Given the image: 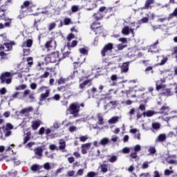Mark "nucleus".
I'll return each mask as SVG.
<instances>
[{"mask_svg": "<svg viewBox=\"0 0 177 177\" xmlns=\"http://www.w3.org/2000/svg\"><path fill=\"white\" fill-rule=\"evenodd\" d=\"M113 11V7L106 8V6H102L100 8L99 10L93 15V18L95 21H99V20H103V12L105 13H110Z\"/></svg>", "mask_w": 177, "mask_h": 177, "instance_id": "1", "label": "nucleus"}, {"mask_svg": "<svg viewBox=\"0 0 177 177\" xmlns=\"http://www.w3.org/2000/svg\"><path fill=\"white\" fill-rule=\"evenodd\" d=\"M91 28L93 32H95V35H100V34H103L104 32V27L102 25V23L95 21L91 25Z\"/></svg>", "mask_w": 177, "mask_h": 177, "instance_id": "2", "label": "nucleus"}, {"mask_svg": "<svg viewBox=\"0 0 177 177\" xmlns=\"http://www.w3.org/2000/svg\"><path fill=\"white\" fill-rule=\"evenodd\" d=\"M84 109H85L84 103L75 102L69 105L68 110H69V111H82Z\"/></svg>", "mask_w": 177, "mask_h": 177, "instance_id": "3", "label": "nucleus"}, {"mask_svg": "<svg viewBox=\"0 0 177 177\" xmlns=\"http://www.w3.org/2000/svg\"><path fill=\"white\" fill-rule=\"evenodd\" d=\"M1 84H9L12 83V73L10 72L2 73L0 75Z\"/></svg>", "mask_w": 177, "mask_h": 177, "instance_id": "4", "label": "nucleus"}, {"mask_svg": "<svg viewBox=\"0 0 177 177\" xmlns=\"http://www.w3.org/2000/svg\"><path fill=\"white\" fill-rule=\"evenodd\" d=\"M44 48L46 49L47 52H53V50H55V49H56V41L55 38H50L49 40L45 43Z\"/></svg>", "mask_w": 177, "mask_h": 177, "instance_id": "5", "label": "nucleus"}, {"mask_svg": "<svg viewBox=\"0 0 177 177\" xmlns=\"http://www.w3.org/2000/svg\"><path fill=\"white\" fill-rule=\"evenodd\" d=\"M113 49V43H108L107 44H106L101 50V55L102 57H106V55L109 53H111Z\"/></svg>", "mask_w": 177, "mask_h": 177, "instance_id": "6", "label": "nucleus"}, {"mask_svg": "<svg viewBox=\"0 0 177 177\" xmlns=\"http://www.w3.org/2000/svg\"><path fill=\"white\" fill-rule=\"evenodd\" d=\"M50 57V62L51 63H56V62H60V57H59V53H54L53 54L48 55Z\"/></svg>", "mask_w": 177, "mask_h": 177, "instance_id": "7", "label": "nucleus"}, {"mask_svg": "<svg viewBox=\"0 0 177 177\" xmlns=\"http://www.w3.org/2000/svg\"><path fill=\"white\" fill-rule=\"evenodd\" d=\"M118 101H111L106 104V107L109 110H114L118 106Z\"/></svg>", "mask_w": 177, "mask_h": 177, "instance_id": "8", "label": "nucleus"}, {"mask_svg": "<svg viewBox=\"0 0 177 177\" xmlns=\"http://www.w3.org/2000/svg\"><path fill=\"white\" fill-rule=\"evenodd\" d=\"M12 129H13V126L11 124L8 123L4 128V133L6 136H10V135H12V131H10Z\"/></svg>", "mask_w": 177, "mask_h": 177, "instance_id": "9", "label": "nucleus"}, {"mask_svg": "<svg viewBox=\"0 0 177 177\" xmlns=\"http://www.w3.org/2000/svg\"><path fill=\"white\" fill-rule=\"evenodd\" d=\"M44 150L42 149L41 147H38L34 149V152L36 156V158H38L39 160L41 159V157H42V152Z\"/></svg>", "mask_w": 177, "mask_h": 177, "instance_id": "10", "label": "nucleus"}, {"mask_svg": "<svg viewBox=\"0 0 177 177\" xmlns=\"http://www.w3.org/2000/svg\"><path fill=\"white\" fill-rule=\"evenodd\" d=\"M82 66V62H73V76L75 77V74H78V71L77 68H80Z\"/></svg>", "mask_w": 177, "mask_h": 177, "instance_id": "11", "label": "nucleus"}, {"mask_svg": "<svg viewBox=\"0 0 177 177\" xmlns=\"http://www.w3.org/2000/svg\"><path fill=\"white\" fill-rule=\"evenodd\" d=\"M91 146H92V143H86L82 145V154H86L88 153V150L91 149Z\"/></svg>", "mask_w": 177, "mask_h": 177, "instance_id": "12", "label": "nucleus"}, {"mask_svg": "<svg viewBox=\"0 0 177 177\" xmlns=\"http://www.w3.org/2000/svg\"><path fill=\"white\" fill-rule=\"evenodd\" d=\"M86 85H88V86H91L92 85V80H84L82 83H80L79 85V88L80 89H84L86 86Z\"/></svg>", "mask_w": 177, "mask_h": 177, "instance_id": "13", "label": "nucleus"}, {"mask_svg": "<svg viewBox=\"0 0 177 177\" xmlns=\"http://www.w3.org/2000/svg\"><path fill=\"white\" fill-rule=\"evenodd\" d=\"M49 93H50V90L47 89L44 93H41L40 95V101L44 102V100H46L47 97H49Z\"/></svg>", "mask_w": 177, "mask_h": 177, "instance_id": "14", "label": "nucleus"}, {"mask_svg": "<svg viewBox=\"0 0 177 177\" xmlns=\"http://www.w3.org/2000/svg\"><path fill=\"white\" fill-rule=\"evenodd\" d=\"M167 140V135L162 133L160 134L155 140V142H165V140Z\"/></svg>", "mask_w": 177, "mask_h": 177, "instance_id": "15", "label": "nucleus"}, {"mask_svg": "<svg viewBox=\"0 0 177 177\" xmlns=\"http://www.w3.org/2000/svg\"><path fill=\"white\" fill-rule=\"evenodd\" d=\"M4 46L7 48V50H6V52H9V50H12L13 49V45H15V41H10L9 43H4Z\"/></svg>", "mask_w": 177, "mask_h": 177, "instance_id": "16", "label": "nucleus"}, {"mask_svg": "<svg viewBox=\"0 0 177 177\" xmlns=\"http://www.w3.org/2000/svg\"><path fill=\"white\" fill-rule=\"evenodd\" d=\"M40 125H41L40 120H35L32 122V129H34V131H36V129H38Z\"/></svg>", "mask_w": 177, "mask_h": 177, "instance_id": "17", "label": "nucleus"}, {"mask_svg": "<svg viewBox=\"0 0 177 177\" xmlns=\"http://www.w3.org/2000/svg\"><path fill=\"white\" fill-rule=\"evenodd\" d=\"M131 97H138V99H144L145 100H147V99H149V96L147 95V93H143L142 95H132Z\"/></svg>", "mask_w": 177, "mask_h": 177, "instance_id": "18", "label": "nucleus"}, {"mask_svg": "<svg viewBox=\"0 0 177 177\" xmlns=\"http://www.w3.org/2000/svg\"><path fill=\"white\" fill-rule=\"evenodd\" d=\"M153 3H154V0H147L142 9H150L151 8V5H153Z\"/></svg>", "mask_w": 177, "mask_h": 177, "instance_id": "19", "label": "nucleus"}, {"mask_svg": "<svg viewBox=\"0 0 177 177\" xmlns=\"http://www.w3.org/2000/svg\"><path fill=\"white\" fill-rule=\"evenodd\" d=\"M89 7L86 8V10H93L97 8V4L95 1H89Z\"/></svg>", "mask_w": 177, "mask_h": 177, "instance_id": "20", "label": "nucleus"}, {"mask_svg": "<svg viewBox=\"0 0 177 177\" xmlns=\"http://www.w3.org/2000/svg\"><path fill=\"white\" fill-rule=\"evenodd\" d=\"M97 119L98 120V121H97L98 125H103L104 124V120L103 119V115L98 113L97 115Z\"/></svg>", "mask_w": 177, "mask_h": 177, "instance_id": "21", "label": "nucleus"}, {"mask_svg": "<svg viewBox=\"0 0 177 177\" xmlns=\"http://www.w3.org/2000/svg\"><path fill=\"white\" fill-rule=\"evenodd\" d=\"M129 70V63L124 62L122 65V73H127V71Z\"/></svg>", "mask_w": 177, "mask_h": 177, "instance_id": "22", "label": "nucleus"}, {"mask_svg": "<svg viewBox=\"0 0 177 177\" xmlns=\"http://www.w3.org/2000/svg\"><path fill=\"white\" fill-rule=\"evenodd\" d=\"M157 45H158V40H157L153 44L151 45L149 49V52H156L154 49H157Z\"/></svg>", "mask_w": 177, "mask_h": 177, "instance_id": "23", "label": "nucleus"}, {"mask_svg": "<svg viewBox=\"0 0 177 177\" xmlns=\"http://www.w3.org/2000/svg\"><path fill=\"white\" fill-rule=\"evenodd\" d=\"M23 46H26V48H31V46H32V39H27L26 42L24 43Z\"/></svg>", "mask_w": 177, "mask_h": 177, "instance_id": "24", "label": "nucleus"}, {"mask_svg": "<svg viewBox=\"0 0 177 177\" xmlns=\"http://www.w3.org/2000/svg\"><path fill=\"white\" fill-rule=\"evenodd\" d=\"M122 34L123 35H129V26H126L122 29Z\"/></svg>", "mask_w": 177, "mask_h": 177, "instance_id": "25", "label": "nucleus"}, {"mask_svg": "<svg viewBox=\"0 0 177 177\" xmlns=\"http://www.w3.org/2000/svg\"><path fill=\"white\" fill-rule=\"evenodd\" d=\"M120 118L118 116L113 117L112 118L109 120L108 122L109 124H115V122H118V120H120Z\"/></svg>", "mask_w": 177, "mask_h": 177, "instance_id": "26", "label": "nucleus"}, {"mask_svg": "<svg viewBox=\"0 0 177 177\" xmlns=\"http://www.w3.org/2000/svg\"><path fill=\"white\" fill-rule=\"evenodd\" d=\"M174 17H177V8L174 9L172 13L169 14L167 19L171 20V19H174Z\"/></svg>", "mask_w": 177, "mask_h": 177, "instance_id": "27", "label": "nucleus"}, {"mask_svg": "<svg viewBox=\"0 0 177 177\" xmlns=\"http://www.w3.org/2000/svg\"><path fill=\"white\" fill-rule=\"evenodd\" d=\"M109 142H110V140L107 138H104L102 139H101V140L100 141V145H102V146H106V145H108Z\"/></svg>", "mask_w": 177, "mask_h": 177, "instance_id": "28", "label": "nucleus"}, {"mask_svg": "<svg viewBox=\"0 0 177 177\" xmlns=\"http://www.w3.org/2000/svg\"><path fill=\"white\" fill-rule=\"evenodd\" d=\"M31 4V1H25L23 3V5L21 6V9H26V8H28Z\"/></svg>", "mask_w": 177, "mask_h": 177, "instance_id": "29", "label": "nucleus"}, {"mask_svg": "<svg viewBox=\"0 0 177 177\" xmlns=\"http://www.w3.org/2000/svg\"><path fill=\"white\" fill-rule=\"evenodd\" d=\"M164 96H172V92L171 91V88H167L165 91L162 93Z\"/></svg>", "mask_w": 177, "mask_h": 177, "instance_id": "30", "label": "nucleus"}, {"mask_svg": "<svg viewBox=\"0 0 177 177\" xmlns=\"http://www.w3.org/2000/svg\"><path fill=\"white\" fill-rule=\"evenodd\" d=\"M20 93L15 92L12 96L10 97L9 102H13L15 99H17Z\"/></svg>", "mask_w": 177, "mask_h": 177, "instance_id": "31", "label": "nucleus"}, {"mask_svg": "<svg viewBox=\"0 0 177 177\" xmlns=\"http://www.w3.org/2000/svg\"><path fill=\"white\" fill-rule=\"evenodd\" d=\"M142 115L144 117H151L152 115H154V112L153 111H146L143 112Z\"/></svg>", "mask_w": 177, "mask_h": 177, "instance_id": "32", "label": "nucleus"}, {"mask_svg": "<svg viewBox=\"0 0 177 177\" xmlns=\"http://www.w3.org/2000/svg\"><path fill=\"white\" fill-rule=\"evenodd\" d=\"M76 45H78V41L73 40L71 44H68V48H75Z\"/></svg>", "mask_w": 177, "mask_h": 177, "instance_id": "33", "label": "nucleus"}, {"mask_svg": "<svg viewBox=\"0 0 177 177\" xmlns=\"http://www.w3.org/2000/svg\"><path fill=\"white\" fill-rule=\"evenodd\" d=\"M66 148V142L64 140H61L59 142V149L60 150H64Z\"/></svg>", "mask_w": 177, "mask_h": 177, "instance_id": "34", "label": "nucleus"}, {"mask_svg": "<svg viewBox=\"0 0 177 177\" xmlns=\"http://www.w3.org/2000/svg\"><path fill=\"white\" fill-rule=\"evenodd\" d=\"M118 158L115 156H111L108 159V161H109V162H115V161H117Z\"/></svg>", "mask_w": 177, "mask_h": 177, "instance_id": "35", "label": "nucleus"}, {"mask_svg": "<svg viewBox=\"0 0 177 177\" xmlns=\"http://www.w3.org/2000/svg\"><path fill=\"white\" fill-rule=\"evenodd\" d=\"M149 21V17H145L140 20L138 21L139 24H143L145 23H147Z\"/></svg>", "mask_w": 177, "mask_h": 177, "instance_id": "36", "label": "nucleus"}, {"mask_svg": "<svg viewBox=\"0 0 177 177\" xmlns=\"http://www.w3.org/2000/svg\"><path fill=\"white\" fill-rule=\"evenodd\" d=\"M147 17H148V19H149V20H154V13L149 12L148 14H146Z\"/></svg>", "mask_w": 177, "mask_h": 177, "instance_id": "37", "label": "nucleus"}, {"mask_svg": "<svg viewBox=\"0 0 177 177\" xmlns=\"http://www.w3.org/2000/svg\"><path fill=\"white\" fill-rule=\"evenodd\" d=\"M27 88V85L26 84H21L16 87L17 91H24V89H26Z\"/></svg>", "mask_w": 177, "mask_h": 177, "instance_id": "38", "label": "nucleus"}, {"mask_svg": "<svg viewBox=\"0 0 177 177\" xmlns=\"http://www.w3.org/2000/svg\"><path fill=\"white\" fill-rule=\"evenodd\" d=\"M174 174V171L166 169L164 171L165 176H169V175Z\"/></svg>", "mask_w": 177, "mask_h": 177, "instance_id": "39", "label": "nucleus"}, {"mask_svg": "<svg viewBox=\"0 0 177 177\" xmlns=\"http://www.w3.org/2000/svg\"><path fill=\"white\" fill-rule=\"evenodd\" d=\"M79 51L82 55H88V50L85 48H80Z\"/></svg>", "mask_w": 177, "mask_h": 177, "instance_id": "40", "label": "nucleus"}, {"mask_svg": "<svg viewBox=\"0 0 177 177\" xmlns=\"http://www.w3.org/2000/svg\"><path fill=\"white\" fill-rule=\"evenodd\" d=\"M64 26H69V24H71V19L65 18L64 19Z\"/></svg>", "mask_w": 177, "mask_h": 177, "instance_id": "41", "label": "nucleus"}, {"mask_svg": "<svg viewBox=\"0 0 177 177\" xmlns=\"http://www.w3.org/2000/svg\"><path fill=\"white\" fill-rule=\"evenodd\" d=\"M24 56H28L30 55V52H31V50L30 48H24Z\"/></svg>", "mask_w": 177, "mask_h": 177, "instance_id": "42", "label": "nucleus"}, {"mask_svg": "<svg viewBox=\"0 0 177 177\" xmlns=\"http://www.w3.org/2000/svg\"><path fill=\"white\" fill-rule=\"evenodd\" d=\"M31 169H32V171L35 172V171H38V169H40V166L38 165H33L31 167Z\"/></svg>", "mask_w": 177, "mask_h": 177, "instance_id": "43", "label": "nucleus"}, {"mask_svg": "<svg viewBox=\"0 0 177 177\" xmlns=\"http://www.w3.org/2000/svg\"><path fill=\"white\" fill-rule=\"evenodd\" d=\"M160 123L156 122L152 124V128L153 129H156V131H157L158 129H160Z\"/></svg>", "mask_w": 177, "mask_h": 177, "instance_id": "44", "label": "nucleus"}, {"mask_svg": "<svg viewBox=\"0 0 177 177\" xmlns=\"http://www.w3.org/2000/svg\"><path fill=\"white\" fill-rule=\"evenodd\" d=\"M167 62H168V57H165L161 60L160 63H159L158 65L164 66V64H165Z\"/></svg>", "mask_w": 177, "mask_h": 177, "instance_id": "45", "label": "nucleus"}, {"mask_svg": "<svg viewBox=\"0 0 177 177\" xmlns=\"http://www.w3.org/2000/svg\"><path fill=\"white\" fill-rule=\"evenodd\" d=\"M53 99H54V100H57V101L60 100V95L55 94L53 98L50 97L48 99V100H52Z\"/></svg>", "mask_w": 177, "mask_h": 177, "instance_id": "46", "label": "nucleus"}, {"mask_svg": "<svg viewBox=\"0 0 177 177\" xmlns=\"http://www.w3.org/2000/svg\"><path fill=\"white\" fill-rule=\"evenodd\" d=\"M57 84L58 85H62L63 84H66V79L63 78V77H60L58 80H57Z\"/></svg>", "mask_w": 177, "mask_h": 177, "instance_id": "47", "label": "nucleus"}, {"mask_svg": "<svg viewBox=\"0 0 177 177\" xmlns=\"http://www.w3.org/2000/svg\"><path fill=\"white\" fill-rule=\"evenodd\" d=\"M28 65L31 67L32 64H34V62H32V57H29L27 58Z\"/></svg>", "mask_w": 177, "mask_h": 177, "instance_id": "48", "label": "nucleus"}, {"mask_svg": "<svg viewBox=\"0 0 177 177\" xmlns=\"http://www.w3.org/2000/svg\"><path fill=\"white\" fill-rule=\"evenodd\" d=\"M133 102L130 100H127V101L122 102V104H124L125 106H131Z\"/></svg>", "mask_w": 177, "mask_h": 177, "instance_id": "49", "label": "nucleus"}, {"mask_svg": "<svg viewBox=\"0 0 177 177\" xmlns=\"http://www.w3.org/2000/svg\"><path fill=\"white\" fill-rule=\"evenodd\" d=\"M97 176V173L94 171H90L87 174V177H95Z\"/></svg>", "mask_w": 177, "mask_h": 177, "instance_id": "50", "label": "nucleus"}, {"mask_svg": "<svg viewBox=\"0 0 177 177\" xmlns=\"http://www.w3.org/2000/svg\"><path fill=\"white\" fill-rule=\"evenodd\" d=\"M28 140H30V133H28L26 136L24 138L23 144L26 145Z\"/></svg>", "mask_w": 177, "mask_h": 177, "instance_id": "51", "label": "nucleus"}, {"mask_svg": "<svg viewBox=\"0 0 177 177\" xmlns=\"http://www.w3.org/2000/svg\"><path fill=\"white\" fill-rule=\"evenodd\" d=\"M55 27H56V24L53 22V23L49 24L48 30L52 31V30H53V28H55Z\"/></svg>", "mask_w": 177, "mask_h": 177, "instance_id": "52", "label": "nucleus"}, {"mask_svg": "<svg viewBox=\"0 0 177 177\" xmlns=\"http://www.w3.org/2000/svg\"><path fill=\"white\" fill-rule=\"evenodd\" d=\"M148 151L150 153V154H155L156 147H150L149 149H148Z\"/></svg>", "mask_w": 177, "mask_h": 177, "instance_id": "53", "label": "nucleus"}, {"mask_svg": "<svg viewBox=\"0 0 177 177\" xmlns=\"http://www.w3.org/2000/svg\"><path fill=\"white\" fill-rule=\"evenodd\" d=\"M107 168H109L107 165H101V171L102 172H107Z\"/></svg>", "mask_w": 177, "mask_h": 177, "instance_id": "54", "label": "nucleus"}, {"mask_svg": "<svg viewBox=\"0 0 177 177\" xmlns=\"http://www.w3.org/2000/svg\"><path fill=\"white\" fill-rule=\"evenodd\" d=\"M74 38H75L74 34L70 33L67 36L66 39H67V41H68V42H70V41H71V39H74Z\"/></svg>", "mask_w": 177, "mask_h": 177, "instance_id": "55", "label": "nucleus"}, {"mask_svg": "<svg viewBox=\"0 0 177 177\" xmlns=\"http://www.w3.org/2000/svg\"><path fill=\"white\" fill-rule=\"evenodd\" d=\"M80 140V142H86V140H88V136H81Z\"/></svg>", "mask_w": 177, "mask_h": 177, "instance_id": "56", "label": "nucleus"}, {"mask_svg": "<svg viewBox=\"0 0 177 177\" xmlns=\"http://www.w3.org/2000/svg\"><path fill=\"white\" fill-rule=\"evenodd\" d=\"M142 150V147L140 145H137L134 147V151L138 153V151H140Z\"/></svg>", "mask_w": 177, "mask_h": 177, "instance_id": "57", "label": "nucleus"}, {"mask_svg": "<svg viewBox=\"0 0 177 177\" xmlns=\"http://www.w3.org/2000/svg\"><path fill=\"white\" fill-rule=\"evenodd\" d=\"M78 9H79L78 6H73L71 7V10L73 13H75V12H78Z\"/></svg>", "mask_w": 177, "mask_h": 177, "instance_id": "58", "label": "nucleus"}, {"mask_svg": "<svg viewBox=\"0 0 177 177\" xmlns=\"http://www.w3.org/2000/svg\"><path fill=\"white\" fill-rule=\"evenodd\" d=\"M122 153H124V154H128V153H129L131 151V149L128 147H124L122 149Z\"/></svg>", "mask_w": 177, "mask_h": 177, "instance_id": "59", "label": "nucleus"}, {"mask_svg": "<svg viewBox=\"0 0 177 177\" xmlns=\"http://www.w3.org/2000/svg\"><path fill=\"white\" fill-rule=\"evenodd\" d=\"M34 109L32 106H28L27 108L21 109V111H32Z\"/></svg>", "mask_w": 177, "mask_h": 177, "instance_id": "60", "label": "nucleus"}, {"mask_svg": "<svg viewBox=\"0 0 177 177\" xmlns=\"http://www.w3.org/2000/svg\"><path fill=\"white\" fill-rule=\"evenodd\" d=\"M49 75H50L49 72H45L43 75L40 76V78H48Z\"/></svg>", "mask_w": 177, "mask_h": 177, "instance_id": "61", "label": "nucleus"}, {"mask_svg": "<svg viewBox=\"0 0 177 177\" xmlns=\"http://www.w3.org/2000/svg\"><path fill=\"white\" fill-rule=\"evenodd\" d=\"M134 139H138V140H140V133L139 131L134 134Z\"/></svg>", "mask_w": 177, "mask_h": 177, "instance_id": "62", "label": "nucleus"}, {"mask_svg": "<svg viewBox=\"0 0 177 177\" xmlns=\"http://www.w3.org/2000/svg\"><path fill=\"white\" fill-rule=\"evenodd\" d=\"M111 81H113V82H114V81H117V80H118V77L117 76V75H112L111 76Z\"/></svg>", "mask_w": 177, "mask_h": 177, "instance_id": "63", "label": "nucleus"}, {"mask_svg": "<svg viewBox=\"0 0 177 177\" xmlns=\"http://www.w3.org/2000/svg\"><path fill=\"white\" fill-rule=\"evenodd\" d=\"M140 177H151V176L149 173H142L140 175Z\"/></svg>", "mask_w": 177, "mask_h": 177, "instance_id": "64", "label": "nucleus"}]
</instances>
